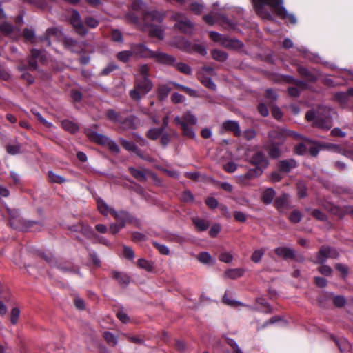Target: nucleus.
Segmentation results:
<instances>
[{
  "label": "nucleus",
  "instance_id": "f257e3e1",
  "mask_svg": "<svg viewBox=\"0 0 353 353\" xmlns=\"http://www.w3.org/2000/svg\"><path fill=\"white\" fill-rule=\"evenodd\" d=\"M253 7L256 13L262 19L272 20L273 17L265 6H269L273 12L283 19H288L289 21L295 24L296 19L292 14L288 12L283 6V0H252Z\"/></svg>",
  "mask_w": 353,
  "mask_h": 353
},
{
  "label": "nucleus",
  "instance_id": "f03ea898",
  "mask_svg": "<svg viewBox=\"0 0 353 353\" xmlns=\"http://www.w3.org/2000/svg\"><path fill=\"white\" fill-rule=\"evenodd\" d=\"M130 48L133 52V55L135 56L143 58H151L165 65H173L174 63V57L160 51H152L144 44H131Z\"/></svg>",
  "mask_w": 353,
  "mask_h": 353
},
{
  "label": "nucleus",
  "instance_id": "7ed1b4c3",
  "mask_svg": "<svg viewBox=\"0 0 353 353\" xmlns=\"http://www.w3.org/2000/svg\"><path fill=\"white\" fill-rule=\"evenodd\" d=\"M334 112L327 107H319L316 112L308 111L305 118L308 121H312L314 125L323 130H330L332 125V117Z\"/></svg>",
  "mask_w": 353,
  "mask_h": 353
},
{
  "label": "nucleus",
  "instance_id": "20e7f679",
  "mask_svg": "<svg viewBox=\"0 0 353 353\" xmlns=\"http://www.w3.org/2000/svg\"><path fill=\"white\" fill-rule=\"evenodd\" d=\"M339 256L338 252L333 248L329 246H322L316 254V259L314 261L315 263L322 264L319 267V272L325 276H330L332 272V269L323 263L327 259H336Z\"/></svg>",
  "mask_w": 353,
  "mask_h": 353
},
{
  "label": "nucleus",
  "instance_id": "39448f33",
  "mask_svg": "<svg viewBox=\"0 0 353 353\" xmlns=\"http://www.w3.org/2000/svg\"><path fill=\"white\" fill-rule=\"evenodd\" d=\"M174 122L180 125L183 135L192 139L195 137L192 126L196 124L197 118L191 112H185L181 117H176Z\"/></svg>",
  "mask_w": 353,
  "mask_h": 353
},
{
  "label": "nucleus",
  "instance_id": "423d86ee",
  "mask_svg": "<svg viewBox=\"0 0 353 353\" xmlns=\"http://www.w3.org/2000/svg\"><path fill=\"white\" fill-rule=\"evenodd\" d=\"M153 87L152 81L148 77H137L134 88L130 92V97L135 101H139L141 95L149 92Z\"/></svg>",
  "mask_w": 353,
  "mask_h": 353
},
{
  "label": "nucleus",
  "instance_id": "0eeeda50",
  "mask_svg": "<svg viewBox=\"0 0 353 353\" xmlns=\"http://www.w3.org/2000/svg\"><path fill=\"white\" fill-rule=\"evenodd\" d=\"M269 137L272 141L267 150L270 157L272 158H277L281 155V150L279 147V143L284 140V132L280 129H275L270 132Z\"/></svg>",
  "mask_w": 353,
  "mask_h": 353
},
{
  "label": "nucleus",
  "instance_id": "6e6552de",
  "mask_svg": "<svg viewBox=\"0 0 353 353\" xmlns=\"http://www.w3.org/2000/svg\"><path fill=\"white\" fill-rule=\"evenodd\" d=\"M85 134L92 141L101 145H106L108 148L115 154L119 152L120 149L119 145L114 141L109 139L107 137L90 130H86Z\"/></svg>",
  "mask_w": 353,
  "mask_h": 353
},
{
  "label": "nucleus",
  "instance_id": "1a4fd4ad",
  "mask_svg": "<svg viewBox=\"0 0 353 353\" xmlns=\"http://www.w3.org/2000/svg\"><path fill=\"white\" fill-rule=\"evenodd\" d=\"M172 18L176 22L175 26L181 32L189 34L193 32L194 24L184 14L175 12L172 14Z\"/></svg>",
  "mask_w": 353,
  "mask_h": 353
},
{
  "label": "nucleus",
  "instance_id": "9d476101",
  "mask_svg": "<svg viewBox=\"0 0 353 353\" xmlns=\"http://www.w3.org/2000/svg\"><path fill=\"white\" fill-rule=\"evenodd\" d=\"M98 210L103 216L112 214L115 219H123L128 216V212L125 211L117 212L113 208L110 207L106 202L101 198H96Z\"/></svg>",
  "mask_w": 353,
  "mask_h": 353
},
{
  "label": "nucleus",
  "instance_id": "9b49d317",
  "mask_svg": "<svg viewBox=\"0 0 353 353\" xmlns=\"http://www.w3.org/2000/svg\"><path fill=\"white\" fill-rule=\"evenodd\" d=\"M210 37L215 42L220 43L222 46L228 48L240 47L241 43L237 39H230L225 35H222L216 32H210Z\"/></svg>",
  "mask_w": 353,
  "mask_h": 353
},
{
  "label": "nucleus",
  "instance_id": "f8f14e48",
  "mask_svg": "<svg viewBox=\"0 0 353 353\" xmlns=\"http://www.w3.org/2000/svg\"><path fill=\"white\" fill-rule=\"evenodd\" d=\"M250 163L254 165L256 168L261 169L262 172L268 168L269 161L268 158L262 152H256L254 153L249 160Z\"/></svg>",
  "mask_w": 353,
  "mask_h": 353
},
{
  "label": "nucleus",
  "instance_id": "ddd939ff",
  "mask_svg": "<svg viewBox=\"0 0 353 353\" xmlns=\"http://www.w3.org/2000/svg\"><path fill=\"white\" fill-rule=\"evenodd\" d=\"M70 21L77 33L82 36L87 34V30L83 24L79 13L77 10H72Z\"/></svg>",
  "mask_w": 353,
  "mask_h": 353
},
{
  "label": "nucleus",
  "instance_id": "4468645a",
  "mask_svg": "<svg viewBox=\"0 0 353 353\" xmlns=\"http://www.w3.org/2000/svg\"><path fill=\"white\" fill-rule=\"evenodd\" d=\"M117 223H112L110 225V231L112 234H115L125 227L126 223L132 221V216L128 212V216L125 219H116Z\"/></svg>",
  "mask_w": 353,
  "mask_h": 353
},
{
  "label": "nucleus",
  "instance_id": "2eb2a0df",
  "mask_svg": "<svg viewBox=\"0 0 353 353\" xmlns=\"http://www.w3.org/2000/svg\"><path fill=\"white\" fill-rule=\"evenodd\" d=\"M291 80L295 85V87H290L288 88V94L292 97H298L300 94V90L305 89L307 83L303 81L294 80L292 78H291Z\"/></svg>",
  "mask_w": 353,
  "mask_h": 353
},
{
  "label": "nucleus",
  "instance_id": "dca6fc26",
  "mask_svg": "<svg viewBox=\"0 0 353 353\" xmlns=\"http://www.w3.org/2000/svg\"><path fill=\"white\" fill-rule=\"evenodd\" d=\"M263 174L261 169L254 168L253 169H250L245 174L240 175L239 176V180L245 183L247 180L252 179L256 177L260 176Z\"/></svg>",
  "mask_w": 353,
  "mask_h": 353
},
{
  "label": "nucleus",
  "instance_id": "f3484780",
  "mask_svg": "<svg viewBox=\"0 0 353 353\" xmlns=\"http://www.w3.org/2000/svg\"><path fill=\"white\" fill-rule=\"evenodd\" d=\"M121 143L122 146L128 151L129 152H133L135 154H137L139 157H140L142 159H144L147 161H152V159L150 158H145L141 154V150L137 147V145L130 141H128L125 139H121Z\"/></svg>",
  "mask_w": 353,
  "mask_h": 353
},
{
  "label": "nucleus",
  "instance_id": "a211bd4d",
  "mask_svg": "<svg viewBox=\"0 0 353 353\" xmlns=\"http://www.w3.org/2000/svg\"><path fill=\"white\" fill-rule=\"evenodd\" d=\"M222 126L225 130L233 132V134L236 137H239L241 135V131L238 122L235 121H226L223 123Z\"/></svg>",
  "mask_w": 353,
  "mask_h": 353
},
{
  "label": "nucleus",
  "instance_id": "6ab92c4d",
  "mask_svg": "<svg viewBox=\"0 0 353 353\" xmlns=\"http://www.w3.org/2000/svg\"><path fill=\"white\" fill-rule=\"evenodd\" d=\"M42 52L33 49L31 51V57L28 59V65L26 68H28L29 70L33 71L37 70V63L36 61V59L39 58L41 56Z\"/></svg>",
  "mask_w": 353,
  "mask_h": 353
},
{
  "label": "nucleus",
  "instance_id": "aec40b11",
  "mask_svg": "<svg viewBox=\"0 0 353 353\" xmlns=\"http://www.w3.org/2000/svg\"><path fill=\"white\" fill-rule=\"evenodd\" d=\"M276 254L284 259H294V251L289 248L279 247L274 250Z\"/></svg>",
  "mask_w": 353,
  "mask_h": 353
},
{
  "label": "nucleus",
  "instance_id": "412c9836",
  "mask_svg": "<svg viewBox=\"0 0 353 353\" xmlns=\"http://www.w3.org/2000/svg\"><path fill=\"white\" fill-rule=\"evenodd\" d=\"M140 124L139 119L134 117L131 116L121 123L122 128L125 130L135 129Z\"/></svg>",
  "mask_w": 353,
  "mask_h": 353
},
{
  "label": "nucleus",
  "instance_id": "4be33fe9",
  "mask_svg": "<svg viewBox=\"0 0 353 353\" xmlns=\"http://www.w3.org/2000/svg\"><path fill=\"white\" fill-rule=\"evenodd\" d=\"M278 166L281 171L288 172L296 166V163L294 159H286L281 161Z\"/></svg>",
  "mask_w": 353,
  "mask_h": 353
},
{
  "label": "nucleus",
  "instance_id": "5701e85b",
  "mask_svg": "<svg viewBox=\"0 0 353 353\" xmlns=\"http://www.w3.org/2000/svg\"><path fill=\"white\" fill-rule=\"evenodd\" d=\"M60 30L57 28H49L46 32V35L41 40L46 43V46H50L51 42L50 39L52 37H57L60 34Z\"/></svg>",
  "mask_w": 353,
  "mask_h": 353
},
{
  "label": "nucleus",
  "instance_id": "b1692460",
  "mask_svg": "<svg viewBox=\"0 0 353 353\" xmlns=\"http://www.w3.org/2000/svg\"><path fill=\"white\" fill-rule=\"evenodd\" d=\"M148 28V32L151 37H157L159 39L163 38V30L159 26L151 25Z\"/></svg>",
  "mask_w": 353,
  "mask_h": 353
},
{
  "label": "nucleus",
  "instance_id": "393cba45",
  "mask_svg": "<svg viewBox=\"0 0 353 353\" xmlns=\"http://www.w3.org/2000/svg\"><path fill=\"white\" fill-rule=\"evenodd\" d=\"M212 76H206L205 74H199V79L201 83L206 88L215 90L216 88V84L211 79Z\"/></svg>",
  "mask_w": 353,
  "mask_h": 353
},
{
  "label": "nucleus",
  "instance_id": "a878e982",
  "mask_svg": "<svg viewBox=\"0 0 353 353\" xmlns=\"http://www.w3.org/2000/svg\"><path fill=\"white\" fill-rule=\"evenodd\" d=\"M192 220L199 231H205L210 225L208 221L200 219L199 217H193Z\"/></svg>",
  "mask_w": 353,
  "mask_h": 353
},
{
  "label": "nucleus",
  "instance_id": "bb28decb",
  "mask_svg": "<svg viewBox=\"0 0 353 353\" xmlns=\"http://www.w3.org/2000/svg\"><path fill=\"white\" fill-rule=\"evenodd\" d=\"M113 278L122 285H127L130 282V277L124 273L112 272Z\"/></svg>",
  "mask_w": 353,
  "mask_h": 353
},
{
  "label": "nucleus",
  "instance_id": "cd10ccee",
  "mask_svg": "<svg viewBox=\"0 0 353 353\" xmlns=\"http://www.w3.org/2000/svg\"><path fill=\"white\" fill-rule=\"evenodd\" d=\"M0 30L3 33L10 35L11 37L16 38L15 29L10 23H3L0 24Z\"/></svg>",
  "mask_w": 353,
  "mask_h": 353
},
{
  "label": "nucleus",
  "instance_id": "c85d7f7f",
  "mask_svg": "<svg viewBox=\"0 0 353 353\" xmlns=\"http://www.w3.org/2000/svg\"><path fill=\"white\" fill-rule=\"evenodd\" d=\"M137 266L147 272H152L154 268V263L151 261H148L145 259H139L137 261Z\"/></svg>",
  "mask_w": 353,
  "mask_h": 353
},
{
  "label": "nucleus",
  "instance_id": "c756f323",
  "mask_svg": "<svg viewBox=\"0 0 353 353\" xmlns=\"http://www.w3.org/2000/svg\"><path fill=\"white\" fill-rule=\"evenodd\" d=\"M274 196V190L272 188H268L263 193L262 201L265 204H270L273 201Z\"/></svg>",
  "mask_w": 353,
  "mask_h": 353
},
{
  "label": "nucleus",
  "instance_id": "7c9ffc66",
  "mask_svg": "<svg viewBox=\"0 0 353 353\" xmlns=\"http://www.w3.org/2000/svg\"><path fill=\"white\" fill-rule=\"evenodd\" d=\"M288 202V195L283 194L281 196L276 199L274 205L279 210H283Z\"/></svg>",
  "mask_w": 353,
  "mask_h": 353
},
{
  "label": "nucleus",
  "instance_id": "2f4dec72",
  "mask_svg": "<svg viewBox=\"0 0 353 353\" xmlns=\"http://www.w3.org/2000/svg\"><path fill=\"white\" fill-rule=\"evenodd\" d=\"M61 125L64 130L71 133H75L79 130L78 125L69 120L63 121Z\"/></svg>",
  "mask_w": 353,
  "mask_h": 353
},
{
  "label": "nucleus",
  "instance_id": "473e14b6",
  "mask_svg": "<svg viewBox=\"0 0 353 353\" xmlns=\"http://www.w3.org/2000/svg\"><path fill=\"white\" fill-rule=\"evenodd\" d=\"M172 66H174L179 72L185 74H190L192 72L191 68L187 65L186 63L179 62L177 63L176 61V59H174V63Z\"/></svg>",
  "mask_w": 353,
  "mask_h": 353
},
{
  "label": "nucleus",
  "instance_id": "72a5a7b5",
  "mask_svg": "<svg viewBox=\"0 0 353 353\" xmlns=\"http://www.w3.org/2000/svg\"><path fill=\"white\" fill-rule=\"evenodd\" d=\"M171 88L168 85H161L158 88V97L160 100H164L168 96Z\"/></svg>",
  "mask_w": 353,
  "mask_h": 353
},
{
  "label": "nucleus",
  "instance_id": "f704fd0d",
  "mask_svg": "<svg viewBox=\"0 0 353 353\" xmlns=\"http://www.w3.org/2000/svg\"><path fill=\"white\" fill-rule=\"evenodd\" d=\"M243 272V270L241 268L230 269L225 272V275L230 279H235L241 276Z\"/></svg>",
  "mask_w": 353,
  "mask_h": 353
},
{
  "label": "nucleus",
  "instance_id": "c9c22d12",
  "mask_svg": "<svg viewBox=\"0 0 353 353\" xmlns=\"http://www.w3.org/2000/svg\"><path fill=\"white\" fill-rule=\"evenodd\" d=\"M129 170L131 174L139 181H144L146 180L145 174L143 170H137L132 167L129 168Z\"/></svg>",
  "mask_w": 353,
  "mask_h": 353
},
{
  "label": "nucleus",
  "instance_id": "e433bc0d",
  "mask_svg": "<svg viewBox=\"0 0 353 353\" xmlns=\"http://www.w3.org/2000/svg\"><path fill=\"white\" fill-rule=\"evenodd\" d=\"M18 69L19 71H21L22 73L21 78L26 80L28 83L31 84L34 82V77L27 72L26 70V66L24 65H21L18 67Z\"/></svg>",
  "mask_w": 353,
  "mask_h": 353
},
{
  "label": "nucleus",
  "instance_id": "4c0bfd02",
  "mask_svg": "<svg viewBox=\"0 0 353 353\" xmlns=\"http://www.w3.org/2000/svg\"><path fill=\"white\" fill-rule=\"evenodd\" d=\"M265 252V248H260L254 250L251 256V260L255 263H259L264 255Z\"/></svg>",
  "mask_w": 353,
  "mask_h": 353
},
{
  "label": "nucleus",
  "instance_id": "58836bf2",
  "mask_svg": "<svg viewBox=\"0 0 353 353\" xmlns=\"http://www.w3.org/2000/svg\"><path fill=\"white\" fill-rule=\"evenodd\" d=\"M163 131V128H152L147 132V137L152 140H155L159 138Z\"/></svg>",
  "mask_w": 353,
  "mask_h": 353
},
{
  "label": "nucleus",
  "instance_id": "ea45409f",
  "mask_svg": "<svg viewBox=\"0 0 353 353\" xmlns=\"http://www.w3.org/2000/svg\"><path fill=\"white\" fill-rule=\"evenodd\" d=\"M212 58L219 61H223L227 59V54L219 50H214L212 52Z\"/></svg>",
  "mask_w": 353,
  "mask_h": 353
},
{
  "label": "nucleus",
  "instance_id": "a19ab883",
  "mask_svg": "<svg viewBox=\"0 0 353 353\" xmlns=\"http://www.w3.org/2000/svg\"><path fill=\"white\" fill-rule=\"evenodd\" d=\"M133 56V52L130 50H124L117 54V59L123 62H127L131 57Z\"/></svg>",
  "mask_w": 353,
  "mask_h": 353
},
{
  "label": "nucleus",
  "instance_id": "79ce46f5",
  "mask_svg": "<svg viewBox=\"0 0 353 353\" xmlns=\"http://www.w3.org/2000/svg\"><path fill=\"white\" fill-rule=\"evenodd\" d=\"M48 178L50 182L56 183H62L65 181L63 176L56 174L52 171L48 172Z\"/></svg>",
  "mask_w": 353,
  "mask_h": 353
},
{
  "label": "nucleus",
  "instance_id": "37998d69",
  "mask_svg": "<svg viewBox=\"0 0 353 353\" xmlns=\"http://www.w3.org/2000/svg\"><path fill=\"white\" fill-rule=\"evenodd\" d=\"M197 259L202 263L208 264L212 261V257L208 252H203L199 254Z\"/></svg>",
  "mask_w": 353,
  "mask_h": 353
},
{
  "label": "nucleus",
  "instance_id": "c03bdc74",
  "mask_svg": "<svg viewBox=\"0 0 353 353\" xmlns=\"http://www.w3.org/2000/svg\"><path fill=\"white\" fill-rule=\"evenodd\" d=\"M103 337L109 345L114 346L117 344V338L112 333L105 332L103 334Z\"/></svg>",
  "mask_w": 353,
  "mask_h": 353
},
{
  "label": "nucleus",
  "instance_id": "a18cd8bd",
  "mask_svg": "<svg viewBox=\"0 0 353 353\" xmlns=\"http://www.w3.org/2000/svg\"><path fill=\"white\" fill-rule=\"evenodd\" d=\"M107 117L112 121L120 123L119 114L113 110H108L106 113Z\"/></svg>",
  "mask_w": 353,
  "mask_h": 353
},
{
  "label": "nucleus",
  "instance_id": "49530a36",
  "mask_svg": "<svg viewBox=\"0 0 353 353\" xmlns=\"http://www.w3.org/2000/svg\"><path fill=\"white\" fill-rule=\"evenodd\" d=\"M153 245L161 254L168 255L170 254V250L166 245L157 242H154Z\"/></svg>",
  "mask_w": 353,
  "mask_h": 353
},
{
  "label": "nucleus",
  "instance_id": "de8ad7c7",
  "mask_svg": "<svg viewBox=\"0 0 353 353\" xmlns=\"http://www.w3.org/2000/svg\"><path fill=\"white\" fill-rule=\"evenodd\" d=\"M23 36L26 40L32 42L35 37L34 31L32 29L25 28L23 32Z\"/></svg>",
  "mask_w": 353,
  "mask_h": 353
},
{
  "label": "nucleus",
  "instance_id": "09e8293b",
  "mask_svg": "<svg viewBox=\"0 0 353 353\" xmlns=\"http://www.w3.org/2000/svg\"><path fill=\"white\" fill-rule=\"evenodd\" d=\"M301 213L299 210H294L289 216V219L294 223H299L301 220Z\"/></svg>",
  "mask_w": 353,
  "mask_h": 353
},
{
  "label": "nucleus",
  "instance_id": "8fccbe9b",
  "mask_svg": "<svg viewBox=\"0 0 353 353\" xmlns=\"http://www.w3.org/2000/svg\"><path fill=\"white\" fill-rule=\"evenodd\" d=\"M20 145L19 144H14V145H8L6 146V150L8 153L10 154H17L20 152Z\"/></svg>",
  "mask_w": 353,
  "mask_h": 353
},
{
  "label": "nucleus",
  "instance_id": "3c124183",
  "mask_svg": "<svg viewBox=\"0 0 353 353\" xmlns=\"http://www.w3.org/2000/svg\"><path fill=\"white\" fill-rule=\"evenodd\" d=\"M226 342L233 349V353H243L234 340L228 338Z\"/></svg>",
  "mask_w": 353,
  "mask_h": 353
},
{
  "label": "nucleus",
  "instance_id": "603ef678",
  "mask_svg": "<svg viewBox=\"0 0 353 353\" xmlns=\"http://www.w3.org/2000/svg\"><path fill=\"white\" fill-rule=\"evenodd\" d=\"M111 38L114 41L123 42V36L119 30L114 29L112 30Z\"/></svg>",
  "mask_w": 353,
  "mask_h": 353
},
{
  "label": "nucleus",
  "instance_id": "864d4df0",
  "mask_svg": "<svg viewBox=\"0 0 353 353\" xmlns=\"http://www.w3.org/2000/svg\"><path fill=\"white\" fill-rule=\"evenodd\" d=\"M63 43L65 47L72 51H74V47L77 44V42L75 40L70 37H65L64 39Z\"/></svg>",
  "mask_w": 353,
  "mask_h": 353
},
{
  "label": "nucleus",
  "instance_id": "5fc2aeb1",
  "mask_svg": "<svg viewBox=\"0 0 353 353\" xmlns=\"http://www.w3.org/2000/svg\"><path fill=\"white\" fill-rule=\"evenodd\" d=\"M20 314V311L18 308L14 307L12 310L10 314V321L12 324H16L18 321Z\"/></svg>",
  "mask_w": 353,
  "mask_h": 353
},
{
  "label": "nucleus",
  "instance_id": "6e6d98bb",
  "mask_svg": "<svg viewBox=\"0 0 353 353\" xmlns=\"http://www.w3.org/2000/svg\"><path fill=\"white\" fill-rule=\"evenodd\" d=\"M298 196L299 198H304L307 196V188L303 183L297 184Z\"/></svg>",
  "mask_w": 353,
  "mask_h": 353
},
{
  "label": "nucleus",
  "instance_id": "4d7b16f0",
  "mask_svg": "<svg viewBox=\"0 0 353 353\" xmlns=\"http://www.w3.org/2000/svg\"><path fill=\"white\" fill-rule=\"evenodd\" d=\"M234 217L236 221L244 223L247 220V215L241 211H234Z\"/></svg>",
  "mask_w": 353,
  "mask_h": 353
},
{
  "label": "nucleus",
  "instance_id": "13d9d810",
  "mask_svg": "<svg viewBox=\"0 0 353 353\" xmlns=\"http://www.w3.org/2000/svg\"><path fill=\"white\" fill-rule=\"evenodd\" d=\"M85 23L90 28H94L99 25V21L92 17L85 18Z\"/></svg>",
  "mask_w": 353,
  "mask_h": 353
},
{
  "label": "nucleus",
  "instance_id": "bf43d9fd",
  "mask_svg": "<svg viewBox=\"0 0 353 353\" xmlns=\"http://www.w3.org/2000/svg\"><path fill=\"white\" fill-rule=\"evenodd\" d=\"M117 68V65L113 63H109L105 68H104L101 74L102 75H108L114 70Z\"/></svg>",
  "mask_w": 353,
  "mask_h": 353
},
{
  "label": "nucleus",
  "instance_id": "052dcab7",
  "mask_svg": "<svg viewBox=\"0 0 353 353\" xmlns=\"http://www.w3.org/2000/svg\"><path fill=\"white\" fill-rule=\"evenodd\" d=\"M32 112L37 117L38 120L47 128H51L52 126V124L50 122H48L39 112L36 110H32Z\"/></svg>",
  "mask_w": 353,
  "mask_h": 353
},
{
  "label": "nucleus",
  "instance_id": "680f3d73",
  "mask_svg": "<svg viewBox=\"0 0 353 353\" xmlns=\"http://www.w3.org/2000/svg\"><path fill=\"white\" fill-rule=\"evenodd\" d=\"M193 199H194V196H193L192 194L188 190H185L181 194V199L184 202L192 201Z\"/></svg>",
  "mask_w": 353,
  "mask_h": 353
},
{
  "label": "nucleus",
  "instance_id": "e2e57ef3",
  "mask_svg": "<svg viewBox=\"0 0 353 353\" xmlns=\"http://www.w3.org/2000/svg\"><path fill=\"white\" fill-rule=\"evenodd\" d=\"M184 100L185 97L178 92H174L171 96V101L174 103H179L184 101Z\"/></svg>",
  "mask_w": 353,
  "mask_h": 353
},
{
  "label": "nucleus",
  "instance_id": "0e129e2a",
  "mask_svg": "<svg viewBox=\"0 0 353 353\" xmlns=\"http://www.w3.org/2000/svg\"><path fill=\"white\" fill-rule=\"evenodd\" d=\"M150 68L148 65H142L139 68V76L138 77H149Z\"/></svg>",
  "mask_w": 353,
  "mask_h": 353
},
{
  "label": "nucleus",
  "instance_id": "69168bd1",
  "mask_svg": "<svg viewBox=\"0 0 353 353\" xmlns=\"http://www.w3.org/2000/svg\"><path fill=\"white\" fill-rule=\"evenodd\" d=\"M298 71L302 76L307 77L311 81H315L316 79L306 68L303 67H299Z\"/></svg>",
  "mask_w": 353,
  "mask_h": 353
},
{
  "label": "nucleus",
  "instance_id": "338daca9",
  "mask_svg": "<svg viewBox=\"0 0 353 353\" xmlns=\"http://www.w3.org/2000/svg\"><path fill=\"white\" fill-rule=\"evenodd\" d=\"M219 260L224 263H230L232 261V255L229 252H223L219 257Z\"/></svg>",
  "mask_w": 353,
  "mask_h": 353
},
{
  "label": "nucleus",
  "instance_id": "774afa93",
  "mask_svg": "<svg viewBox=\"0 0 353 353\" xmlns=\"http://www.w3.org/2000/svg\"><path fill=\"white\" fill-rule=\"evenodd\" d=\"M238 168V165L234 162H228L224 165V170L230 173L234 172Z\"/></svg>",
  "mask_w": 353,
  "mask_h": 353
}]
</instances>
